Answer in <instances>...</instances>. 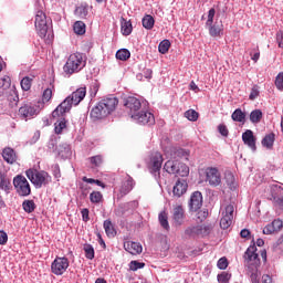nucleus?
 Wrapping results in <instances>:
<instances>
[{
    "label": "nucleus",
    "instance_id": "f257e3e1",
    "mask_svg": "<svg viewBox=\"0 0 283 283\" xmlns=\"http://www.w3.org/2000/svg\"><path fill=\"white\" fill-rule=\"evenodd\" d=\"M86 94L87 88L85 86L77 88L52 112V115L59 117L67 114L72 109V105H78L85 98Z\"/></svg>",
    "mask_w": 283,
    "mask_h": 283
},
{
    "label": "nucleus",
    "instance_id": "f03ea898",
    "mask_svg": "<svg viewBox=\"0 0 283 283\" xmlns=\"http://www.w3.org/2000/svg\"><path fill=\"white\" fill-rule=\"evenodd\" d=\"M118 107V99L114 96L105 97L97 103L95 107L91 111V118L101 120L102 118H107L109 114L116 111Z\"/></svg>",
    "mask_w": 283,
    "mask_h": 283
},
{
    "label": "nucleus",
    "instance_id": "7ed1b4c3",
    "mask_svg": "<svg viewBox=\"0 0 283 283\" xmlns=\"http://www.w3.org/2000/svg\"><path fill=\"white\" fill-rule=\"evenodd\" d=\"M27 178L32 182L35 189H41V187H48L52 182V176L48 171L38 169H28L25 171Z\"/></svg>",
    "mask_w": 283,
    "mask_h": 283
},
{
    "label": "nucleus",
    "instance_id": "20e7f679",
    "mask_svg": "<svg viewBox=\"0 0 283 283\" xmlns=\"http://www.w3.org/2000/svg\"><path fill=\"white\" fill-rule=\"evenodd\" d=\"M85 66V60H83L82 53H73L69 56L65 65L64 72L65 74H75L76 72H81Z\"/></svg>",
    "mask_w": 283,
    "mask_h": 283
},
{
    "label": "nucleus",
    "instance_id": "39448f33",
    "mask_svg": "<svg viewBox=\"0 0 283 283\" xmlns=\"http://www.w3.org/2000/svg\"><path fill=\"white\" fill-rule=\"evenodd\" d=\"M214 17H216V9L212 8L208 12V20L206 22V25L207 28H209L210 36L220 38L222 36V32H224V25H222V23L218 24V22L213 24Z\"/></svg>",
    "mask_w": 283,
    "mask_h": 283
},
{
    "label": "nucleus",
    "instance_id": "423d86ee",
    "mask_svg": "<svg viewBox=\"0 0 283 283\" xmlns=\"http://www.w3.org/2000/svg\"><path fill=\"white\" fill-rule=\"evenodd\" d=\"M13 187L18 195L25 197L32 193V188L30 187V182L22 175H18L13 178Z\"/></svg>",
    "mask_w": 283,
    "mask_h": 283
},
{
    "label": "nucleus",
    "instance_id": "0eeeda50",
    "mask_svg": "<svg viewBox=\"0 0 283 283\" xmlns=\"http://www.w3.org/2000/svg\"><path fill=\"white\" fill-rule=\"evenodd\" d=\"M206 182L210 185V187H220L222 182V175L220 170L216 167H208L205 170Z\"/></svg>",
    "mask_w": 283,
    "mask_h": 283
},
{
    "label": "nucleus",
    "instance_id": "6e6552de",
    "mask_svg": "<svg viewBox=\"0 0 283 283\" xmlns=\"http://www.w3.org/2000/svg\"><path fill=\"white\" fill-rule=\"evenodd\" d=\"M35 29L41 36V39H45V35L48 34V17L45 15V12L38 11L35 14Z\"/></svg>",
    "mask_w": 283,
    "mask_h": 283
},
{
    "label": "nucleus",
    "instance_id": "1a4fd4ad",
    "mask_svg": "<svg viewBox=\"0 0 283 283\" xmlns=\"http://www.w3.org/2000/svg\"><path fill=\"white\" fill-rule=\"evenodd\" d=\"M255 251H258V248L255 245H250L243 255L244 262L249 269L260 266V256Z\"/></svg>",
    "mask_w": 283,
    "mask_h": 283
},
{
    "label": "nucleus",
    "instance_id": "9d476101",
    "mask_svg": "<svg viewBox=\"0 0 283 283\" xmlns=\"http://www.w3.org/2000/svg\"><path fill=\"white\" fill-rule=\"evenodd\" d=\"M70 268V260L65 256H56L51 264V271L54 275H63Z\"/></svg>",
    "mask_w": 283,
    "mask_h": 283
},
{
    "label": "nucleus",
    "instance_id": "9b49d317",
    "mask_svg": "<svg viewBox=\"0 0 283 283\" xmlns=\"http://www.w3.org/2000/svg\"><path fill=\"white\" fill-rule=\"evenodd\" d=\"M18 114L22 120H30V118H34L39 114V108L32 103H27L19 108Z\"/></svg>",
    "mask_w": 283,
    "mask_h": 283
},
{
    "label": "nucleus",
    "instance_id": "f8f14e48",
    "mask_svg": "<svg viewBox=\"0 0 283 283\" xmlns=\"http://www.w3.org/2000/svg\"><path fill=\"white\" fill-rule=\"evenodd\" d=\"M132 118L139 125H154V123H156L154 114L147 111H139L137 114H133Z\"/></svg>",
    "mask_w": 283,
    "mask_h": 283
},
{
    "label": "nucleus",
    "instance_id": "ddd939ff",
    "mask_svg": "<svg viewBox=\"0 0 283 283\" xmlns=\"http://www.w3.org/2000/svg\"><path fill=\"white\" fill-rule=\"evenodd\" d=\"M233 211L234 208L232 205H228L224 209V211L222 212V218L220 220V227L221 229H229V227H231V224H233Z\"/></svg>",
    "mask_w": 283,
    "mask_h": 283
},
{
    "label": "nucleus",
    "instance_id": "4468645a",
    "mask_svg": "<svg viewBox=\"0 0 283 283\" xmlns=\"http://www.w3.org/2000/svg\"><path fill=\"white\" fill-rule=\"evenodd\" d=\"M185 218H187V216L185 214V208L182 207V205L174 206L172 220L175 227H182V224H185Z\"/></svg>",
    "mask_w": 283,
    "mask_h": 283
},
{
    "label": "nucleus",
    "instance_id": "2eb2a0df",
    "mask_svg": "<svg viewBox=\"0 0 283 283\" xmlns=\"http://www.w3.org/2000/svg\"><path fill=\"white\" fill-rule=\"evenodd\" d=\"M124 105L127 109H129L130 116H134V114H138V112H140V108L143 107L140 99L134 96L127 97L124 102Z\"/></svg>",
    "mask_w": 283,
    "mask_h": 283
},
{
    "label": "nucleus",
    "instance_id": "dca6fc26",
    "mask_svg": "<svg viewBox=\"0 0 283 283\" xmlns=\"http://www.w3.org/2000/svg\"><path fill=\"white\" fill-rule=\"evenodd\" d=\"M209 227L206 226H190L185 230V235L196 238L197 235H208Z\"/></svg>",
    "mask_w": 283,
    "mask_h": 283
},
{
    "label": "nucleus",
    "instance_id": "f3484780",
    "mask_svg": "<svg viewBox=\"0 0 283 283\" xmlns=\"http://www.w3.org/2000/svg\"><path fill=\"white\" fill-rule=\"evenodd\" d=\"M272 191V198L274 200V207H276V209H283V188L275 185L272 186L271 188Z\"/></svg>",
    "mask_w": 283,
    "mask_h": 283
},
{
    "label": "nucleus",
    "instance_id": "a211bd4d",
    "mask_svg": "<svg viewBox=\"0 0 283 283\" xmlns=\"http://www.w3.org/2000/svg\"><path fill=\"white\" fill-rule=\"evenodd\" d=\"M201 208H202V192L195 191L190 196L189 209H190V211L196 212Z\"/></svg>",
    "mask_w": 283,
    "mask_h": 283
},
{
    "label": "nucleus",
    "instance_id": "6ab92c4d",
    "mask_svg": "<svg viewBox=\"0 0 283 283\" xmlns=\"http://www.w3.org/2000/svg\"><path fill=\"white\" fill-rule=\"evenodd\" d=\"M188 187L189 185L187 184V180L178 179L172 188L174 196H176V198H181V196H185V193H187Z\"/></svg>",
    "mask_w": 283,
    "mask_h": 283
},
{
    "label": "nucleus",
    "instance_id": "aec40b11",
    "mask_svg": "<svg viewBox=\"0 0 283 283\" xmlns=\"http://www.w3.org/2000/svg\"><path fill=\"white\" fill-rule=\"evenodd\" d=\"M124 249L130 253V255H140V253H143V245L134 241H125Z\"/></svg>",
    "mask_w": 283,
    "mask_h": 283
},
{
    "label": "nucleus",
    "instance_id": "412c9836",
    "mask_svg": "<svg viewBox=\"0 0 283 283\" xmlns=\"http://www.w3.org/2000/svg\"><path fill=\"white\" fill-rule=\"evenodd\" d=\"M149 167L151 171H160L163 168V154L154 153L150 157Z\"/></svg>",
    "mask_w": 283,
    "mask_h": 283
},
{
    "label": "nucleus",
    "instance_id": "4be33fe9",
    "mask_svg": "<svg viewBox=\"0 0 283 283\" xmlns=\"http://www.w3.org/2000/svg\"><path fill=\"white\" fill-rule=\"evenodd\" d=\"M242 140L244 145L249 146L250 149H252V151H255V149H258V147L255 146V136L253 135V130L247 129L242 134Z\"/></svg>",
    "mask_w": 283,
    "mask_h": 283
},
{
    "label": "nucleus",
    "instance_id": "5701e85b",
    "mask_svg": "<svg viewBox=\"0 0 283 283\" xmlns=\"http://www.w3.org/2000/svg\"><path fill=\"white\" fill-rule=\"evenodd\" d=\"M2 158L8 165H14L17 163V153L14 149L7 147L2 150Z\"/></svg>",
    "mask_w": 283,
    "mask_h": 283
},
{
    "label": "nucleus",
    "instance_id": "b1692460",
    "mask_svg": "<svg viewBox=\"0 0 283 283\" xmlns=\"http://www.w3.org/2000/svg\"><path fill=\"white\" fill-rule=\"evenodd\" d=\"M52 117L57 119L55 122V134H63V130L65 129V127H67V122L65 120V114L60 115L57 117H54L52 115Z\"/></svg>",
    "mask_w": 283,
    "mask_h": 283
},
{
    "label": "nucleus",
    "instance_id": "393cba45",
    "mask_svg": "<svg viewBox=\"0 0 283 283\" xmlns=\"http://www.w3.org/2000/svg\"><path fill=\"white\" fill-rule=\"evenodd\" d=\"M180 167V161L178 160H168L165 165H164V169L165 171H167V174H178V168Z\"/></svg>",
    "mask_w": 283,
    "mask_h": 283
},
{
    "label": "nucleus",
    "instance_id": "a878e982",
    "mask_svg": "<svg viewBox=\"0 0 283 283\" xmlns=\"http://www.w3.org/2000/svg\"><path fill=\"white\" fill-rule=\"evenodd\" d=\"M134 28L132 27V21H127L124 18H122L120 21V31L123 36H129L132 34Z\"/></svg>",
    "mask_w": 283,
    "mask_h": 283
},
{
    "label": "nucleus",
    "instance_id": "bb28decb",
    "mask_svg": "<svg viewBox=\"0 0 283 283\" xmlns=\"http://www.w3.org/2000/svg\"><path fill=\"white\" fill-rule=\"evenodd\" d=\"M0 189H2V191H7V193L12 189L10 178L3 175V172H0Z\"/></svg>",
    "mask_w": 283,
    "mask_h": 283
},
{
    "label": "nucleus",
    "instance_id": "cd10ccee",
    "mask_svg": "<svg viewBox=\"0 0 283 283\" xmlns=\"http://www.w3.org/2000/svg\"><path fill=\"white\" fill-rule=\"evenodd\" d=\"M7 99L9 102L10 107H17L19 105V93L14 90H10Z\"/></svg>",
    "mask_w": 283,
    "mask_h": 283
},
{
    "label": "nucleus",
    "instance_id": "c85d7f7f",
    "mask_svg": "<svg viewBox=\"0 0 283 283\" xmlns=\"http://www.w3.org/2000/svg\"><path fill=\"white\" fill-rule=\"evenodd\" d=\"M231 118L234 123H244L247 120V113L242 112V108H237L232 113Z\"/></svg>",
    "mask_w": 283,
    "mask_h": 283
},
{
    "label": "nucleus",
    "instance_id": "c756f323",
    "mask_svg": "<svg viewBox=\"0 0 283 283\" xmlns=\"http://www.w3.org/2000/svg\"><path fill=\"white\" fill-rule=\"evenodd\" d=\"M104 229L108 238H116V229L114 228V223H112V220L104 221Z\"/></svg>",
    "mask_w": 283,
    "mask_h": 283
},
{
    "label": "nucleus",
    "instance_id": "7c9ffc66",
    "mask_svg": "<svg viewBox=\"0 0 283 283\" xmlns=\"http://www.w3.org/2000/svg\"><path fill=\"white\" fill-rule=\"evenodd\" d=\"M159 224L166 231H169V214L167 211H161L158 216Z\"/></svg>",
    "mask_w": 283,
    "mask_h": 283
},
{
    "label": "nucleus",
    "instance_id": "2f4dec72",
    "mask_svg": "<svg viewBox=\"0 0 283 283\" xmlns=\"http://www.w3.org/2000/svg\"><path fill=\"white\" fill-rule=\"evenodd\" d=\"M132 189H134V179L129 177V179L123 184L122 188L119 189V193L122 196H127Z\"/></svg>",
    "mask_w": 283,
    "mask_h": 283
},
{
    "label": "nucleus",
    "instance_id": "473e14b6",
    "mask_svg": "<svg viewBox=\"0 0 283 283\" xmlns=\"http://www.w3.org/2000/svg\"><path fill=\"white\" fill-rule=\"evenodd\" d=\"M261 143L263 147H266V149H271L273 147V144L275 143V134L271 133L269 135H265Z\"/></svg>",
    "mask_w": 283,
    "mask_h": 283
},
{
    "label": "nucleus",
    "instance_id": "72a5a7b5",
    "mask_svg": "<svg viewBox=\"0 0 283 283\" xmlns=\"http://www.w3.org/2000/svg\"><path fill=\"white\" fill-rule=\"evenodd\" d=\"M22 209L25 213H33L34 209H36V203H34V200H24L22 202Z\"/></svg>",
    "mask_w": 283,
    "mask_h": 283
},
{
    "label": "nucleus",
    "instance_id": "f704fd0d",
    "mask_svg": "<svg viewBox=\"0 0 283 283\" xmlns=\"http://www.w3.org/2000/svg\"><path fill=\"white\" fill-rule=\"evenodd\" d=\"M262 116L263 114L261 109H254L250 113V120L251 123L256 125L258 123H260V120H262Z\"/></svg>",
    "mask_w": 283,
    "mask_h": 283
},
{
    "label": "nucleus",
    "instance_id": "c9c22d12",
    "mask_svg": "<svg viewBox=\"0 0 283 283\" xmlns=\"http://www.w3.org/2000/svg\"><path fill=\"white\" fill-rule=\"evenodd\" d=\"M132 56V53L127 49H120L116 52V59L118 61H127Z\"/></svg>",
    "mask_w": 283,
    "mask_h": 283
},
{
    "label": "nucleus",
    "instance_id": "e433bc0d",
    "mask_svg": "<svg viewBox=\"0 0 283 283\" xmlns=\"http://www.w3.org/2000/svg\"><path fill=\"white\" fill-rule=\"evenodd\" d=\"M142 23L146 30H151V28H154V23H156V21L154 20V17L148 14L143 18Z\"/></svg>",
    "mask_w": 283,
    "mask_h": 283
},
{
    "label": "nucleus",
    "instance_id": "4c0bfd02",
    "mask_svg": "<svg viewBox=\"0 0 283 283\" xmlns=\"http://www.w3.org/2000/svg\"><path fill=\"white\" fill-rule=\"evenodd\" d=\"M249 273L252 283H260V271H258V266L249 268Z\"/></svg>",
    "mask_w": 283,
    "mask_h": 283
},
{
    "label": "nucleus",
    "instance_id": "58836bf2",
    "mask_svg": "<svg viewBox=\"0 0 283 283\" xmlns=\"http://www.w3.org/2000/svg\"><path fill=\"white\" fill-rule=\"evenodd\" d=\"M177 176H181V178L189 176V166L179 161V167L177 168Z\"/></svg>",
    "mask_w": 283,
    "mask_h": 283
},
{
    "label": "nucleus",
    "instance_id": "ea45409f",
    "mask_svg": "<svg viewBox=\"0 0 283 283\" xmlns=\"http://www.w3.org/2000/svg\"><path fill=\"white\" fill-rule=\"evenodd\" d=\"M169 48H171V42H169V40H163L158 45L160 54H167L169 52Z\"/></svg>",
    "mask_w": 283,
    "mask_h": 283
},
{
    "label": "nucleus",
    "instance_id": "a19ab883",
    "mask_svg": "<svg viewBox=\"0 0 283 283\" xmlns=\"http://www.w3.org/2000/svg\"><path fill=\"white\" fill-rule=\"evenodd\" d=\"M75 34H85V23L83 21H76L73 25Z\"/></svg>",
    "mask_w": 283,
    "mask_h": 283
},
{
    "label": "nucleus",
    "instance_id": "79ce46f5",
    "mask_svg": "<svg viewBox=\"0 0 283 283\" xmlns=\"http://www.w3.org/2000/svg\"><path fill=\"white\" fill-rule=\"evenodd\" d=\"M20 85L24 92H30L32 87V78H30L29 76L23 77Z\"/></svg>",
    "mask_w": 283,
    "mask_h": 283
},
{
    "label": "nucleus",
    "instance_id": "37998d69",
    "mask_svg": "<svg viewBox=\"0 0 283 283\" xmlns=\"http://www.w3.org/2000/svg\"><path fill=\"white\" fill-rule=\"evenodd\" d=\"M52 90H54V86L48 87L43 91L42 103H50V101H52Z\"/></svg>",
    "mask_w": 283,
    "mask_h": 283
},
{
    "label": "nucleus",
    "instance_id": "c03bdc74",
    "mask_svg": "<svg viewBox=\"0 0 283 283\" xmlns=\"http://www.w3.org/2000/svg\"><path fill=\"white\" fill-rule=\"evenodd\" d=\"M90 200L94 205H98V202H101L103 200V193H101L99 191H93L90 195Z\"/></svg>",
    "mask_w": 283,
    "mask_h": 283
},
{
    "label": "nucleus",
    "instance_id": "a18cd8bd",
    "mask_svg": "<svg viewBox=\"0 0 283 283\" xmlns=\"http://www.w3.org/2000/svg\"><path fill=\"white\" fill-rule=\"evenodd\" d=\"M198 112L193 111V109H188L185 113V118H187L188 120H191L192 123H196V120H198Z\"/></svg>",
    "mask_w": 283,
    "mask_h": 283
},
{
    "label": "nucleus",
    "instance_id": "49530a36",
    "mask_svg": "<svg viewBox=\"0 0 283 283\" xmlns=\"http://www.w3.org/2000/svg\"><path fill=\"white\" fill-rule=\"evenodd\" d=\"M85 258L87 260H94V247L92 244L84 245Z\"/></svg>",
    "mask_w": 283,
    "mask_h": 283
},
{
    "label": "nucleus",
    "instance_id": "de8ad7c7",
    "mask_svg": "<svg viewBox=\"0 0 283 283\" xmlns=\"http://www.w3.org/2000/svg\"><path fill=\"white\" fill-rule=\"evenodd\" d=\"M274 85H275L276 90H279V92H283V72H280L276 75Z\"/></svg>",
    "mask_w": 283,
    "mask_h": 283
},
{
    "label": "nucleus",
    "instance_id": "09e8293b",
    "mask_svg": "<svg viewBox=\"0 0 283 283\" xmlns=\"http://www.w3.org/2000/svg\"><path fill=\"white\" fill-rule=\"evenodd\" d=\"M217 280L219 283H229L231 280V273L222 272L221 274H218Z\"/></svg>",
    "mask_w": 283,
    "mask_h": 283
},
{
    "label": "nucleus",
    "instance_id": "8fccbe9b",
    "mask_svg": "<svg viewBox=\"0 0 283 283\" xmlns=\"http://www.w3.org/2000/svg\"><path fill=\"white\" fill-rule=\"evenodd\" d=\"M217 266L220 269V271H226V269L229 266V260L226 256H222L218 260Z\"/></svg>",
    "mask_w": 283,
    "mask_h": 283
},
{
    "label": "nucleus",
    "instance_id": "3c124183",
    "mask_svg": "<svg viewBox=\"0 0 283 283\" xmlns=\"http://www.w3.org/2000/svg\"><path fill=\"white\" fill-rule=\"evenodd\" d=\"M250 56L254 61V63H258V61H260V48L259 46L252 48L250 52Z\"/></svg>",
    "mask_w": 283,
    "mask_h": 283
},
{
    "label": "nucleus",
    "instance_id": "603ef678",
    "mask_svg": "<svg viewBox=\"0 0 283 283\" xmlns=\"http://www.w3.org/2000/svg\"><path fill=\"white\" fill-rule=\"evenodd\" d=\"M76 12L80 14L81 19H85L90 14V8L87 6H81L76 9Z\"/></svg>",
    "mask_w": 283,
    "mask_h": 283
},
{
    "label": "nucleus",
    "instance_id": "864d4df0",
    "mask_svg": "<svg viewBox=\"0 0 283 283\" xmlns=\"http://www.w3.org/2000/svg\"><path fill=\"white\" fill-rule=\"evenodd\" d=\"M91 160V165H93L94 167H101V165H103V156L101 155H96L90 158Z\"/></svg>",
    "mask_w": 283,
    "mask_h": 283
},
{
    "label": "nucleus",
    "instance_id": "5fc2aeb1",
    "mask_svg": "<svg viewBox=\"0 0 283 283\" xmlns=\"http://www.w3.org/2000/svg\"><path fill=\"white\" fill-rule=\"evenodd\" d=\"M0 83L4 90H10V86L12 85V80L10 76L4 75L1 80Z\"/></svg>",
    "mask_w": 283,
    "mask_h": 283
},
{
    "label": "nucleus",
    "instance_id": "6e6d98bb",
    "mask_svg": "<svg viewBox=\"0 0 283 283\" xmlns=\"http://www.w3.org/2000/svg\"><path fill=\"white\" fill-rule=\"evenodd\" d=\"M258 96H260V87L258 85H254L251 88V93L249 95V99L250 101H255V98H258Z\"/></svg>",
    "mask_w": 283,
    "mask_h": 283
},
{
    "label": "nucleus",
    "instance_id": "4d7b16f0",
    "mask_svg": "<svg viewBox=\"0 0 283 283\" xmlns=\"http://www.w3.org/2000/svg\"><path fill=\"white\" fill-rule=\"evenodd\" d=\"M130 271H138V269H145V263L138 261H130L129 263Z\"/></svg>",
    "mask_w": 283,
    "mask_h": 283
},
{
    "label": "nucleus",
    "instance_id": "13d9d810",
    "mask_svg": "<svg viewBox=\"0 0 283 283\" xmlns=\"http://www.w3.org/2000/svg\"><path fill=\"white\" fill-rule=\"evenodd\" d=\"M264 235H271L272 233H275V228H273V223H269L263 228Z\"/></svg>",
    "mask_w": 283,
    "mask_h": 283
},
{
    "label": "nucleus",
    "instance_id": "bf43d9fd",
    "mask_svg": "<svg viewBox=\"0 0 283 283\" xmlns=\"http://www.w3.org/2000/svg\"><path fill=\"white\" fill-rule=\"evenodd\" d=\"M218 129H219V134H221V136H229V128H227V125L224 124H220L218 126Z\"/></svg>",
    "mask_w": 283,
    "mask_h": 283
},
{
    "label": "nucleus",
    "instance_id": "052dcab7",
    "mask_svg": "<svg viewBox=\"0 0 283 283\" xmlns=\"http://www.w3.org/2000/svg\"><path fill=\"white\" fill-rule=\"evenodd\" d=\"M276 43L279 48H283V31L280 30L276 32Z\"/></svg>",
    "mask_w": 283,
    "mask_h": 283
},
{
    "label": "nucleus",
    "instance_id": "680f3d73",
    "mask_svg": "<svg viewBox=\"0 0 283 283\" xmlns=\"http://www.w3.org/2000/svg\"><path fill=\"white\" fill-rule=\"evenodd\" d=\"M81 213H82V220L84 222H88L90 221V209L84 208V209H82Z\"/></svg>",
    "mask_w": 283,
    "mask_h": 283
},
{
    "label": "nucleus",
    "instance_id": "e2e57ef3",
    "mask_svg": "<svg viewBox=\"0 0 283 283\" xmlns=\"http://www.w3.org/2000/svg\"><path fill=\"white\" fill-rule=\"evenodd\" d=\"M272 226L274 228V231H280V229H282L283 227V222L280 219H275L274 221H272Z\"/></svg>",
    "mask_w": 283,
    "mask_h": 283
},
{
    "label": "nucleus",
    "instance_id": "0e129e2a",
    "mask_svg": "<svg viewBox=\"0 0 283 283\" xmlns=\"http://www.w3.org/2000/svg\"><path fill=\"white\" fill-rule=\"evenodd\" d=\"M0 244H8V233L0 231Z\"/></svg>",
    "mask_w": 283,
    "mask_h": 283
},
{
    "label": "nucleus",
    "instance_id": "69168bd1",
    "mask_svg": "<svg viewBox=\"0 0 283 283\" xmlns=\"http://www.w3.org/2000/svg\"><path fill=\"white\" fill-rule=\"evenodd\" d=\"M98 94V84L93 83L91 85V97L94 98Z\"/></svg>",
    "mask_w": 283,
    "mask_h": 283
},
{
    "label": "nucleus",
    "instance_id": "338daca9",
    "mask_svg": "<svg viewBox=\"0 0 283 283\" xmlns=\"http://www.w3.org/2000/svg\"><path fill=\"white\" fill-rule=\"evenodd\" d=\"M207 216H209V212L202 210L197 213V218L198 220H200V222H202V220H206Z\"/></svg>",
    "mask_w": 283,
    "mask_h": 283
},
{
    "label": "nucleus",
    "instance_id": "774afa93",
    "mask_svg": "<svg viewBox=\"0 0 283 283\" xmlns=\"http://www.w3.org/2000/svg\"><path fill=\"white\" fill-rule=\"evenodd\" d=\"M153 74H154V71H151V69L144 70V76L145 78H148V81L151 80Z\"/></svg>",
    "mask_w": 283,
    "mask_h": 283
}]
</instances>
